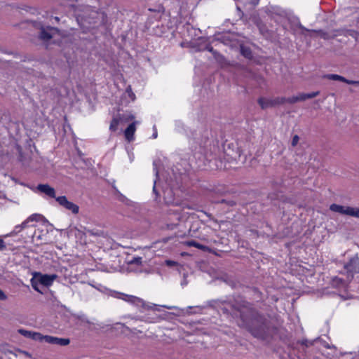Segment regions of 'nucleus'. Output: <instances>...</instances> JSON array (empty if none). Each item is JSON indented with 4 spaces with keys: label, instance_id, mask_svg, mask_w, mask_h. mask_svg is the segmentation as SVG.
Segmentation results:
<instances>
[{
    "label": "nucleus",
    "instance_id": "obj_42",
    "mask_svg": "<svg viewBox=\"0 0 359 359\" xmlns=\"http://www.w3.org/2000/svg\"><path fill=\"white\" fill-rule=\"evenodd\" d=\"M99 15H100V14L97 12H96V11H93L91 13V16H92L93 18H97Z\"/></svg>",
    "mask_w": 359,
    "mask_h": 359
},
{
    "label": "nucleus",
    "instance_id": "obj_32",
    "mask_svg": "<svg viewBox=\"0 0 359 359\" xmlns=\"http://www.w3.org/2000/svg\"><path fill=\"white\" fill-rule=\"evenodd\" d=\"M126 92L128 93L129 97H130L133 100H135V94L133 93L132 89H131L130 86H129V87L127 88Z\"/></svg>",
    "mask_w": 359,
    "mask_h": 359
},
{
    "label": "nucleus",
    "instance_id": "obj_6",
    "mask_svg": "<svg viewBox=\"0 0 359 359\" xmlns=\"http://www.w3.org/2000/svg\"><path fill=\"white\" fill-rule=\"evenodd\" d=\"M60 34V31L55 27H50V26H47L46 27H43L41 29L39 37L41 40H43L44 41H48L50 39L54 37V36L55 34Z\"/></svg>",
    "mask_w": 359,
    "mask_h": 359
},
{
    "label": "nucleus",
    "instance_id": "obj_45",
    "mask_svg": "<svg viewBox=\"0 0 359 359\" xmlns=\"http://www.w3.org/2000/svg\"><path fill=\"white\" fill-rule=\"evenodd\" d=\"M163 307L167 308V309H172V307H171V306H163Z\"/></svg>",
    "mask_w": 359,
    "mask_h": 359
},
{
    "label": "nucleus",
    "instance_id": "obj_29",
    "mask_svg": "<svg viewBox=\"0 0 359 359\" xmlns=\"http://www.w3.org/2000/svg\"><path fill=\"white\" fill-rule=\"evenodd\" d=\"M142 258L140 257H134L130 262V264H142Z\"/></svg>",
    "mask_w": 359,
    "mask_h": 359
},
{
    "label": "nucleus",
    "instance_id": "obj_3",
    "mask_svg": "<svg viewBox=\"0 0 359 359\" xmlns=\"http://www.w3.org/2000/svg\"><path fill=\"white\" fill-rule=\"evenodd\" d=\"M257 102L262 109H266L285 103V98L280 97H276L274 99L260 97L258 99Z\"/></svg>",
    "mask_w": 359,
    "mask_h": 359
},
{
    "label": "nucleus",
    "instance_id": "obj_20",
    "mask_svg": "<svg viewBox=\"0 0 359 359\" xmlns=\"http://www.w3.org/2000/svg\"><path fill=\"white\" fill-rule=\"evenodd\" d=\"M43 341L50 344H56V337L49 336V335H44Z\"/></svg>",
    "mask_w": 359,
    "mask_h": 359
},
{
    "label": "nucleus",
    "instance_id": "obj_16",
    "mask_svg": "<svg viewBox=\"0 0 359 359\" xmlns=\"http://www.w3.org/2000/svg\"><path fill=\"white\" fill-rule=\"evenodd\" d=\"M120 122V118L118 117H114L113 119L111 121L110 126H109V130L111 131H116L118 129V126Z\"/></svg>",
    "mask_w": 359,
    "mask_h": 359
},
{
    "label": "nucleus",
    "instance_id": "obj_21",
    "mask_svg": "<svg viewBox=\"0 0 359 359\" xmlns=\"http://www.w3.org/2000/svg\"><path fill=\"white\" fill-rule=\"evenodd\" d=\"M31 284H32V287L36 290V291H38L39 292H41L39 287V285H41L39 283V280L37 279V276H35L34 278H33L32 280H31Z\"/></svg>",
    "mask_w": 359,
    "mask_h": 359
},
{
    "label": "nucleus",
    "instance_id": "obj_7",
    "mask_svg": "<svg viewBox=\"0 0 359 359\" xmlns=\"http://www.w3.org/2000/svg\"><path fill=\"white\" fill-rule=\"evenodd\" d=\"M36 190L42 194H44L45 195L48 196V197L55 198V190L53 187H50L48 184H39L36 187Z\"/></svg>",
    "mask_w": 359,
    "mask_h": 359
},
{
    "label": "nucleus",
    "instance_id": "obj_17",
    "mask_svg": "<svg viewBox=\"0 0 359 359\" xmlns=\"http://www.w3.org/2000/svg\"><path fill=\"white\" fill-rule=\"evenodd\" d=\"M153 165H154V170L155 171V175L156 177V179L154 180V182L153 193L156 195V199H157V198L158 197V193L156 191V180L158 178V171L156 168V161H154Z\"/></svg>",
    "mask_w": 359,
    "mask_h": 359
},
{
    "label": "nucleus",
    "instance_id": "obj_19",
    "mask_svg": "<svg viewBox=\"0 0 359 359\" xmlns=\"http://www.w3.org/2000/svg\"><path fill=\"white\" fill-rule=\"evenodd\" d=\"M69 342H70V340L69 339L57 337L55 344L61 346H65L68 345L69 344Z\"/></svg>",
    "mask_w": 359,
    "mask_h": 359
},
{
    "label": "nucleus",
    "instance_id": "obj_39",
    "mask_svg": "<svg viewBox=\"0 0 359 359\" xmlns=\"http://www.w3.org/2000/svg\"><path fill=\"white\" fill-rule=\"evenodd\" d=\"M20 353L25 355L26 357L32 358V355L29 352L25 351H20Z\"/></svg>",
    "mask_w": 359,
    "mask_h": 359
},
{
    "label": "nucleus",
    "instance_id": "obj_28",
    "mask_svg": "<svg viewBox=\"0 0 359 359\" xmlns=\"http://www.w3.org/2000/svg\"><path fill=\"white\" fill-rule=\"evenodd\" d=\"M299 141V135H294L293 137H292V142H291V145L292 147H296L298 144Z\"/></svg>",
    "mask_w": 359,
    "mask_h": 359
},
{
    "label": "nucleus",
    "instance_id": "obj_8",
    "mask_svg": "<svg viewBox=\"0 0 359 359\" xmlns=\"http://www.w3.org/2000/svg\"><path fill=\"white\" fill-rule=\"evenodd\" d=\"M37 276V279L39 283L43 286H50L53 284L54 280L57 278L56 275H48V274H39Z\"/></svg>",
    "mask_w": 359,
    "mask_h": 359
},
{
    "label": "nucleus",
    "instance_id": "obj_33",
    "mask_svg": "<svg viewBox=\"0 0 359 359\" xmlns=\"http://www.w3.org/2000/svg\"><path fill=\"white\" fill-rule=\"evenodd\" d=\"M165 264L168 266H174L177 265V262L172 261V260H166Z\"/></svg>",
    "mask_w": 359,
    "mask_h": 359
},
{
    "label": "nucleus",
    "instance_id": "obj_14",
    "mask_svg": "<svg viewBox=\"0 0 359 359\" xmlns=\"http://www.w3.org/2000/svg\"><path fill=\"white\" fill-rule=\"evenodd\" d=\"M75 236L76 238H80V243L81 244H86L88 241L87 239L86 231H82L81 230H77L75 233Z\"/></svg>",
    "mask_w": 359,
    "mask_h": 359
},
{
    "label": "nucleus",
    "instance_id": "obj_37",
    "mask_svg": "<svg viewBox=\"0 0 359 359\" xmlns=\"http://www.w3.org/2000/svg\"><path fill=\"white\" fill-rule=\"evenodd\" d=\"M6 298L5 293L0 289V300H6Z\"/></svg>",
    "mask_w": 359,
    "mask_h": 359
},
{
    "label": "nucleus",
    "instance_id": "obj_22",
    "mask_svg": "<svg viewBox=\"0 0 359 359\" xmlns=\"http://www.w3.org/2000/svg\"><path fill=\"white\" fill-rule=\"evenodd\" d=\"M44 335H42L39 332H34L32 336V339L37 341H43V337Z\"/></svg>",
    "mask_w": 359,
    "mask_h": 359
},
{
    "label": "nucleus",
    "instance_id": "obj_35",
    "mask_svg": "<svg viewBox=\"0 0 359 359\" xmlns=\"http://www.w3.org/2000/svg\"><path fill=\"white\" fill-rule=\"evenodd\" d=\"M6 249V245L3 239H0V251L4 250Z\"/></svg>",
    "mask_w": 359,
    "mask_h": 359
},
{
    "label": "nucleus",
    "instance_id": "obj_30",
    "mask_svg": "<svg viewBox=\"0 0 359 359\" xmlns=\"http://www.w3.org/2000/svg\"><path fill=\"white\" fill-rule=\"evenodd\" d=\"M214 57L219 63H221V64L224 63V62H225L224 57H223V55H220L219 53H217V54L215 55Z\"/></svg>",
    "mask_w": 359,
    "mask_h": 359
},
{
    "label": "nucleus",
    "instance_id": "obj_9",
    "mask_svg": "<svg viewBox=\"0 0 359 359\" xmlns=\"http://www.w3.org/2000/svg\"><path fill=\"white\" fill-rule=\"evenodd\" d=\"M136 130L135 122L130 123L128 128L125 130L124 135L126 139L128 142H131L134 140V134Z\"/></svg>",
    "mask_w": 359,
    "mask_h": 359
},
{
    "label": "nucleus",
    "instance_id": "obj_23",
    "mask_svg": "<svg viewBox=\"0 0 359 359\" xmlns=\"http://www.w3.org/2000/svg\"><path fill=\"white\" fill-rule=\"evenodd\" d=\"M332 285L336 287H339L341 285H344V280L341 278L338 277H334L332 279Z\"/></svg>",
    "mask_w": 359,
    "mask_h": 359
},
{
    "label": "nucleus",
    "instance_id": "obj_24",
    "mask_svg": "<svg viewBox=\"0 0 359 359\" xmlns=\"http://www.w3.org/2000/svg\"><path fill=\"white\" fill-rule=\"evenodd\" d=\"M86 231L87 237L88 236H100L102 234V233L100 231L95 232L94 231L90 230V229H88Z\"/></svg>",
    "mask_w": 359,
    "mask_h": 359
},
{
    "label": "nucleus",
    "instance_id": "obj_4",
    "mask_svg": "<svg viewBox=\"0 0 359 359\" xmlns=\"http://www.w3.org/2000/svg\"><path fill=\"white\" fill-rule=\"evenodd\" d=\"M344 269L347 271V278L350 281L353 278V273H359V258L357 256L351 258L344 265Z\"/></svg>",
    "mask_w": 359,
    "mask_h": 359
},
{
    "label": "nucleus",
    "instance_id": "obj_26",
    "mask_svg": "<svg viewBox=\"0 0 359 359\" xmlns=\"http://www.w3.org/2000/svg\"><path fill=\"white\" fill-rule=\"evenodd\" d=\"M23 230L21 224H19V225H16L15 227H14V229L13 231L11 233V235H16L18 234V233L21 232Z\"/></svg>",
    "mask_w": 359,
    "mask_h": 359
},
{
    "label": "nucleus",
    "instance_id": "obj_2",
    "mask_svg": "<svg viewBox=\"0 0 359 359\" xmlns=\"http://www.w3.org/2000/svg\"><path fill=\"white\" fill-rule=\"evenodd\" d=\"M330 210L332 212L344 215L351 216L358 218L359 208L345 206L332 203L330 205Z\"/></svg>",
    "mask_w": 359,
    "mask_h": 359
},
{
    "label": "nucleus",
    "instance_id": "obj_13",
    "mask_svg": "<svg viewBox=\"0 0 359 359\" xmlns=\"http://www.w3.org/2000/svg\"><path fill=\"white\" fill-rule=\"evenodd\" d=\"M186 245L189 247H195V248H196L198 249H201L203 251H207L209 250L208 247L201 245L199 243H198L194 240L187 241Z\"/></svg>",
    "mask_w": 359,
    "mask_h": 359
},
{
    "label": "nucleus",
    "instance_id": "obj_27",
    "mask_svg": "<svg viewBox=\"0 0 359 359\" xmlns=\"http://www.w3.org/2000/svg\"><path fill=\"white\" fill-rule=\"evenodd\" d=\"M299 102L297 96H292L288 98H285V102H288L290 104H294L296 102Z\"/></svg>",
    "mask_w": 359,
    "mask_h": 359
},
{
    "label": "nucleus",
    "instance_id": "obj_5",
    "mask_svg": "<svg viewBox=\"0 0 359 359\" xmlns=\"http://www.w3.org/2000/svg\"><path fill=\"white\" fill-rule=\"evenodd\" d=\"M55 200L61 206L71 211L72 213L77 214L79 212V207L73 202L68 201L65 196H58L55 198Z\"/></svg>",
    "mask_w": 359,
    "mask_h": 359
},
{
    "label": "nucleus",
    "instance_id": "obj_25",
    "mask_svg": "<svg viewBox=\"0 0 359 359\" xmlns=\"http://www.w3.org/2000/svg\"><path fill=\"white\" fill-rule=\"evenodd\" d=\"M19 332L24 337H25L27 338L32 339V334L34 332L28 331V330H20Z\"/></svg>",
    "mask_w": 359,
    "mask_h": 359
},
{
    "label": "nucleus",
    "instance_id": "obj_15",
    "mask_svg": "<svg viewBox=\"0 0 359 359\" xmlns=\"http://www.w3.org/2000/svg\"><path fill=\"white\" fill-rule=\"evenodd\" d=\"M241 53L242 55H243L246 58H252V53L250 48L246 47L245 46H241Z\"/></svg>",
    "mask_w": 359,
    "mask_h": 359
},
{
    "label": "nucleus",
    "instance_id": "obj_18",
    "mask_svg": "<svg viewBox=\"0 0 359 359\" xmlns=\"http://www.w3.org/2000/svg\"><path fill=\"white\" fill-rule=\"evenodd\" d=\"M123 295L124 296V297L122 299H124L125 301L133 302V303H137V302H142V299L137 297L131 296V295H126V294H123Z\"/></svg>",
    "mask_w": 359,
    "mask_h": 359
},
{
    "label": "nucleus",
    "instance_id": "obj_43",
    "mask_svg": "<svg viewBox=\"0 0 359 359\" xmlns=\"http://www.w3.org/2000/svg\"><path fill=\"white\" fill-rule=\"evenodd\" d=\"M144 321L147 322V323H155L156 322V320H152V319H149V318L146 319Z\"/></svg>",
    "mask_w": 359,
    "mask_h": 359
},
{
    "label": "nucleus",
    "instance_id": "obj_44",
    "mask_svg": "<svg viewBox=\"0 0 359 359\" xmlns=\"http://www.w3.org/2000/svg\"><path fill=\"white\" fill-rule=\"evenodd\" d=\"M153 137H154V138H156V137H157V132H156V131H155V132L154 133V134H153Z\"/></svg>",
    "mask_w": 359,
    "mask_h": 359
},
{
    "label": "nucleus",
    "instance_id": "obj_34",
    "mask_svg": "<svg viewBox=\"0 0 359 359\" xmlns=\"http://www.w3.org/2000/svg\"><path fill=\"white\" fill-rule=\"evenodd\" d=\"M29 222L28 221V219H27L26 220H25L22 224H21V226L22 227V229H26V228H29V227H31L32 226H29Z\"/></svg>",
    "mask_w": 359,
    "mask_h": 359
},
{
    "label": "nucleus",
    "instance_id": "obj_31",
    "mask_svg": "<svg viewBox=\"0 0 359 359\" xmlns=\"http://www.w3.org/2000/svg\"><path fill=\"white\" fill-rule=\"evenodd\" d=\"M41 215H38V214H33L32 215H30L27 219L28 221L30 222H33V221H37L38 220V217H39Z\"/></svg>",
    "mask_w": 359,
    "mask_h": 359
},
{
    "label": "nucleus",
    "instance_id": "obj_38",
    "mask_svg": "<svg viewBox=\"0 0 359 359\" xmlns=\"http://www.w3.org/2000/svg\"><path fill=\"white\" fill-rule=\"evenodd\" d=\"M165 202L167 203H168V204H172V205H179L178 203H175V202H174V201H172L171 200L168 199L167 198H165Z\"/></svg>",
    "mask_w": 359,
    "mask_h": 359
},
{
    "label": "nucleus",
    "instance_id": "obj_1",
    "mask_svg": "<svg viewBox=\"0 0 359 359\" xmlns=\"http://www.w3.org/2000/svg\"><path fill=\"white\" fill-rule=\"evenodd\" d=\"M237 312L240 316L238 325L248 330L255 337L267 339L276 333V329L270 322L251 307L243 306Z\"/></svg>",
    "mask_w": 359,
    "mask_h": 359
},
{
    "label": "nucleus",
    "instance_id": "obj_11",
    "mask_svg": "<svg viewBox=\"0 0 359 359\" xmlns=\"http://www.w3.org/2000/svg\"><path fill=\"white\" fill-rule=\"evenodd\" d=\"M325 77H327L329 79L334 80V81H340L346 83L348 84H359V81L348 80L346 78H344L341 76H339L338 74H328Z\"/></svg>",
    "mask_w": 359,
    "mask_h": 359
},
{
    "label": "nucleus",
    "instance_id": "obj_40",
    "mask_svg": "<svg viewBox=\"0 0 359 359\" xmlns=\"http://www.w3.org/2000/svg\"><path fill=\"white\" fill-rule=\"evenodd\" d=\"M207 49L210 52H211L214 56L217 54V52L216 50H215L212 47H207Z\"/></svg>",
    "mask_w": 359,
    "mask_h": 359
},
{
    "label": "nucleus",
    "instance_id": "obj_10",
    "mask_svg": "<svg viewBox=\"0 0 359 359\" xmlns=\"http://www.w3.org/2000/svg\"><path fill=\"white\" fill-rule=\"evenodd\" d=\"M297 27L301 29L303 32L304 31H306V32H316V33H318L319 34V36L324 39H332L333 36H330L328 33L323 31V30H316V29H306V27H304L302 24L299 23L297 25Z\"/></svg>",
    "mask_w": 359,
    "mask_h": 359
},
{
    "label": "nucleus",
    "instance_id": "obj_46",
    "mask_svg": "<svg viewBox=\"0 0 359 359\" xmlns=\"http://www.w3.org/2000/svg\"><path fill=\"white\" fill-rule=\"evenodd\" d=\"M54 19L56 20V21H58L59 20V18L58 17H55Z\"/></svg>",
    "mask_w": 359,
    "mask_h": 359
},
{
    "label": "nucleus",
    "instance_id": "obj_41",
    "mask_svg": "<svg viewBox=\"0 0 359 359\" xmlns=\"http://www.w3.org/2000/svg\"><path fill=\"white\" fill-rule=\"evenodd\" d=\"M147 309H154V310H157V311L160 310L158 308H157V305H156V304H153L151 306H148Z\"/></svg>",
    "mask_w": 359,
    "mask_h": 359
},
{
    "label": "nucleus",
    "instance_id": "obj_12",
    "mask_svg": "<svg viewBox=\"0 0 359 359\" xmlns=\"http://www.w3.org/2000/svg\"><path fill=\"white\" fill-rule=\"evenodd\" d=\"M320 94L319 91H315L310 93H299L297 95V98L299 102L304 101L307 99H312L316 97Z\"/></svg>",
    "mask_w": 359,
    "mask_h": 359
},
{
    "label": "nucleus",
    "instance_id": "obj_36",
    "mask_svg": "<svg viewBox=\"0 0 359 359\" xmlns=\"http://www.w3.org/2000/svg\"><path fill=\"white\" fill-rule=\"evenodd\" d=\"M301 344L302 345H304L305 346L308 347V346H310L311 345H312V342L308 341L307 339H304L301 341Z\"/></svg>",
    "mask_w": 359,
    "mask_h": 359
}]
</instances>
